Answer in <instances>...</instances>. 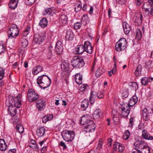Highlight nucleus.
I'll use <instances>...</instances> for the list:
<instances>
[{
    "label": "nucleus",
    "instance_id": "1",
    "mask_svg": "<svg viewBox=\"0 0 153 153\" xmlns=\"http://www.w3.org/2000/svg\"><path fill=\"white\" fill-rule=\"evenodd\" d=\"M37 83L41 88L44 89L50 86L51 80L48 76L43 74L38 77Z\"/></svg>",
    "mask_w": 153,
    "mask_h": 153
},
{
    "label": "nucleus",
    "instance_id": "2",
    "mask_svg": "<svg viewBox=\"0 0 153 153\" xmlns=\"http://www.w3.org/2000/svg\"><path fill=\"white\" fill-rule=\"evenodd\" d=\"M153 114V104H151L142 111V117L146 121L149 120Z\"/></svg>",
    "mask_w": 153,
    "mask_h": 153
},
{
    "label": "nucleus",
    "instance_id": "3",
    "mask_svg": "<svg viewBox=\"0 0 153 153\" xmlns=\"http://www.w3.org/2000/svg\"><path fill=\"white\" fill-rule=\"evenodd\" d=\"M74 132L72 131L65 130L62 132V136L64 140L67 142H71L75 137Z\"/></svg>",
    "mask_w": 153,
    "mask_h": 153
},
{
    "label": "nucleus",
    "instance_id": "4",
    "mask_svg": "<svg viewBox=\"0 0 153 153\" xmlns=\"http://www.w3.org/2000/svg\"><path fill=\"white\" fill-rule=\"evenodd\" d=\"M127 44L126 39L124 38H120L116 44L115 49L117 51L120 52L126 48Z\"/></svg>",
    "mask_w": 153,
    "mask_h": 153
},
{
    "label": "nucleus",
    "instance_id": "5",
    "mask_svg": "<svg viewBox=\"0 0 153 153\" xmlns=\"http://www.w3.org/2000/svg\"><path fill=\"white\" fill-rule=\"evenodd\" d=\"M71 62L74 67L77 68H82L85 64L83 59L78 56L75 57L71 61Z\"/></svg>",
    "mask_w": 153,
    "mask_h": 153
},
{
    "label": "nucleus",
    "instance_id": "6",
    "mask_svg": "<svg viewBox=\"0 0 153 153\" xmlns=\"http://www.w3.org/2000/svg\"><path fill=\"white\" fill-rule=\"evenodd\" d=\"M131 107H133V105H131L130 102L121 105L120 107L121 114L123 117H128L130 111Z\"/></svg>",
    "mask_w": 153,
    "mask_h": 153
},
{
    "label": "nucleus",
    "instance_id": "7",
    "mask_svg": "<svg viewBox=\"0 0 153 153\" xmlns=\"http://www.w3.org/2000/svg\"><path fill=\"white\" fill-rule=\"evenodd\" d=\"M39 97V94L33 89H31L28 91L27 98L29 102H35L38 99Z\"/></svg>",
    "mask_w": 153,
    "mask_h": 153
},
{
    "label": "nucleus",
    "instance_id": "8",
    "mask_svg": "<svg viewBox=\"0 0 153 153\" xmlns=\"http://www.w3.org/2000/svg\"><path fill=\"white\" fill-rule=\"evenodd\" d=\"M19 33L18 27L16 25H13L9 28L8 36L9 38H13L18 36Z\"/></svg>",
    "mask_w": 153,
    "mask_h": 153
},
{
    "label": "nucleus",
    "instance_id": "9",
    "mask_svg": "<svg viewBox=\"0 0 153 153\" xmlns=\"http://www.w3.org/2000/svg\"><path fill=\"white\" fill-rule=\"evenodd\" d=\"M45 34L41 33L40 34H35L34 35L33 41L35 43L40 44L42 42L43 40L45 38Z\"/></svg>",
    "mask_w": 153,
    "mask_h": 153
},
{
    "label": "nucleus",
    "instance_id": "10",
    "mask_svg": "<svg viewBox=\"0 0 153 153\" xmlns=\"http://www.w3.org/2000/svg\"><path fill=\"white\" fill-rule=\"evenodd\" d=\"M90 122V124H91V126L86 125L82 129V131L83 133L85 134L88 132H91L94 131L96 128L95 124L93 121H91Z\"/></svg>",
    "mask_w": 153,
    "mask_h": 153
},
{
    "label": "nucleus",
    "instance_id": "11",
    "mask_svg": "<svg viewBox=\"0 0 153 153\" xmlns=\"http://www.w3.org/2000/svg\"><path fill=\"white\" fill-rule=\"evenodd\" d=\"M63 50V45L62 42L59 41H58L55 45V52L57 54H60L62 53Z\"/></svg>",
    "mask_w": 153,
    "mask_h": 153
},
{
    "label": "nucleus",
    "instance_id": "12",
    "mask_svg": "<svg viewBox=\"0 0 153 153\" xmlns=\"http://www.w3.org/2000/svg\"><path fill=\"white\" fill-rule=\"evenodd\" d=\"M134 146L135 147V149L137 150V149H139L142 150L146 146H148L146 145V143L142 140H141L139 142H137L134 143Z\"/></svg>",
    "mask_w": 153,
    "mask_h": 153
},
{
    "label": "nucleus",
    "instance_id": "13",
    "mask_svg": "<svg viewBox=\"0 0 153 153\" xmlns=\"http://www.w3.org/2000/svg\"><path fill=\"white\" fill-rule=\"evenodd\" d=\"M84 45L85 51L88 53H91L93 52V48L91 43L88 41H86Z\"/></svg>",
    "mask_w": 153,
    "mask_h": 153
},
{
    "label": "nucleus",
    "instance_id": "14",
    "mask_svg": "<svg viewBox=\"0 0 153 153\" xmlns=\"http://www.w3.org/2000/svg\"><path fill=\"white\" fill-rule=\"evenodd\" d=\"M149 7L147 8L144 7L143 9L147 13L148 15H153V8L152 6L153 5V0H149Z\"/></svg>",
    "mask_w": 153,
    "mask_h": 153
},
{
    "label": "nucleus",
    "instance_id": "15",
    "mask_svg": "<svg viewBox=\"0 0 153 153\" xmlns=\"http://www.w3.org/2000/svg\"><path fill=\"white\" fill-rule=\"evenodd\" d=\"M102 112L99 108L96 109L94 112L92 116L93 118L94 119H99L102 117Z\"/></svg>",
    "mask_w": 153,
    "mask_h": 153
},
{
    "label": "nucleus",
    "instance_id": "16",
    "mask_svg": "<svg viewBox=\"0 0 153 153\" xmlns=\"http://www.w3.org/2000/svg\"><path fill=\"white\" fill-rule=\"evenodd\" d=\"M142 136L143 139L146 140H152L153 139V136H151L146 130H143Z\"/></svg>",
    "mask_w": 153,
    "mask_h": 153
},
{
    "label": "nucleus",
    "instance_id": "17",
    "mask_svg": "<svg viewBox=\"0 0 153 153\" xmlns=\"http://www.w3.org/2000/svg\"><path fill=\"white\" fill-rule=\"evenodd\" d=\"M19 0H10L8 4L9 7L11 10H14L17 7Z\"/></svg>",
    "mask_w": 153,
    "mask_h": 153
},
{
    "label": "nucleus",
    "instance_id": "18",
    "mask_svg": "<svg viewBox=\"0 0 153 153\" xmlns=\"http://www.w3.org/2000/svg\"><path fill=\"white\" fill-rule=\"evenodd\" d=\"M15 100V97H13L12 96H10L6 101V105L8 107L13 106Z\"/></svg>",
    "mask_w": 153,
    "mask_h": 153
},
{
    "label": "nucleus",
    "instance_id": "19",
    "mask_svg": "<svg viewBox=\"0 0 153 153\" xmlns=\"http://www.w3.org/2000/svg\"><path fill=\"white\" fill-rule=\"evenodd\" d=\"M90 120V116L89 115H84L81 117L79 122L82 125H85Z\"/></svg>",
    "mask_w": 153,
    "mask_h": 153
},
{
    "label": "nucleus",
    "instance_id": "20",
    "mask_svg": "<svg viewBox=\"0 0 153 153\" xmlns=\"http://www.w3.org/2000/svg\"><path fill=\"white\" fill-rule=\"evenodd\" d=\"M89 105V101L86 99H84L81 102V109L82 111H85Z\"/></svg>",
    "mask_w": 153,
    "mask_h": 153
},
{
    "label": "nucleus",
    "instance_id": "21",
    "mask_svg": "<svg viewBox=\"0 0 153 153\" xmlns=\"http://www.w3.org/2000/svg\"><path fill=\"white\" fill-rule=\"evenodd\" d=\"M36 135L38 137L43 136L45 132V129L44 127L39 128L36 131Z\"/></svg>",
    "mask_w": 153,
    "mask_h": 153
},
{
    "label": "nucleus",
    "instance_id": "22",
    "mask_svg": "<svg viewBox=\"0 0 153 153\" xmlns=\"http://www.w3.org/2000/svg\"><path fill=\"white\" fill-rule=\"evenodd\" d=\"M84 45H80L77 46L75 49L76 53L79 54H82L84 51Z\"/></svg>",
    "mask_w": 153,
    "mask_h": 153
},
{
    "label": "nucleus",
    "instance_id": "23",
    "mask_svg": "<svg viewBox=\"0 0 153 153\" xmlns=\"http://www.w3.org/2000/svg\"><path fill=\"white\" fill-rule=\"evenodd\" d=\"M123 26L124 33L126 34H128L131 30L129 25L126 22H124L123 23Z\"/></svg>",
    "mask_w": 153,
    "mask_h": 153
},
{
    "label": "nucleus",
    "instance_id": "24",
    "mask_svg": "<svg viewBox=\"0 0 153 153\" xmlns=\"http://www.w3.org/2000/svg\"><path fill=\"white\" fill-rule=\"evenodd\" d=\"M20 95L18 94L16 97H15V100L13 104V106L17 108H19L21 105V102L18 97H20Z\"/></svg>",
    "mask_w": 153,
    "mask_h": 153
},
{
    "label": "nucleus",
    "instance_id": "25",
    "mask_svg": "<svg viewBox=\"0 0 153 153\" xmlns=\"http://www.w3.org/2000/svg\"><path fill=\"white\" fill-rule=\"evenodd\" d=\"M74 79L76 82L78 84H81L82 82V76L79 73L77 74L75 76Z\"/></svg>",
    "mask_w": 153,
    "mask_h": 153
},
{
    "label": "nucleus",
    "instance_id": "26",
    "mask_svg": "<svg viewBox=\"0 0 153 153\" xmlns=\"http://www.w3.org/2000/svg\"><path fill=\"white\" fill-rule=\"evenodd\" d=\"M7 148V144L3 139H0V150L1 151H5Z\"/></svg>",
    "mask_w": 153,
    "mask_h": 153
},
{
    "label": "nucleus",
    "instance_id": "27",
    "mask_svg": "<svg viewBox=\"0 0 153 153\" xmlns=\"http://www.w3.org/2000/svg\"><path fill=\"white\" fill-rule=\"evenodd\" d=\"M142 66L140 65H137L134 72V75L137 77L140 76L142 74Z\"/></svg>",
    "mask_w": 153,
    "mask_h": 153
},
{
    "label": "nucleus",
    "instance_id": "28",
    "mask_svg": "<svg viewBox=\"0 0 153 153\" xmlns=\"http://www.w3.org/2000/svg\"><path fill=\"white\" fill-rule=\"evenodd\" d=\"M8 111L11 116H14L16 114L17 109L14 106H11L8 107Z\"/></svg>",
    "mask_w": 153,
    "mask_h": 153
},
{
    "label": "nucleus",
    "instance_id": "29",
    "mask_svg": "<svg viewBox=\"0 0 153 153\" xmlns=\"http://www.w3.org/2000/svg\"><path fill=\"white\" fill-rule=\"evenodd\" d=\"M73 33L70 30H68L67 31L65 37L66 39L69 40H71L74 38Z\"/></svg>",
    "mask_w": 153,
    "mask_h": 153
},
{
    "label": "nucleus",
    "instance_id": "30",
    "mask_svg": "<svg viewBox=\"0 0 153 153\" xmlns=\"http://www.w3.org/2000/svg\"><path fill=\"white\" fill-rule=\"evenodd\" d=\"M45 14L48 15L50 16H52L54 14L55 12L52 8H48L45 11Z\"/></svg>",
    "mask_w": 153,
    "mask_h": 153
},
{
    "label": "nucleus",
    "instance_id": "31",
    "mask_svg": "<svg viewBox=\"0 0 153 153\" xmlns=\"http://www.w3.org/2000/svg\"><path fill=\"white\" fill-rule=\"evenodd\" d=\"M137 151L139 153H150V149L149 146H146L145 148H144L142 150L137 149Z\"/></svg>",
    "mask_w": 153,
    "mask_h": 153
},
{
    "label": "nucleus",
    "instance_id": "32",
    "mask_svg": "<svg viewBox=\"0 0 153 153\" xmlns=\"http://www.w3.org/2000/svg\"><path fill=\"white\" fill-rule=\"evenodd\" d=\"M105 72L104 70L102 67L99 68L95 73L96 76L99 77Z\"/></svg>",
    "mask_w": 153,
    "mask_h": 153
},
{
    "label": "nucleus",
    "instance_id": "33",
    "mask_svg": "<svg viewBox=\"0 0 153 153\" xmlns=\"http://www.w3.org/2000/svg\"><path fill=\"white\" fill-rule=\"evenodd\" d=\"M48 22L47 19L45 18H43L40 21L39 25L42 27L45 28L47 25Z\"/></svg>",
    "mask_w": 153,
    "mask_h": 153
},
{
    "label": "nucleus",
    "instance_id": "34",
    "mask_svg": "<svg viewBox=\"0 0 153 153\" xmlns=\"http://www.w3.org/2000/svg\"><path fill=\"white\" fill-rule=\"evenodd\" d=\"M53 117V115L52 114L47 115L43 118L42 122L43 123H46L48 121L52 120Z\"/></svg>",
    "mask_w": 153,
    "mask_h": 153
},
{
    "label": "nucleus",
    "instance_id": "35",
    "mask_svg": "<svg viewBox=\"0 0 153 153\" xmlns=\"http://www.w3.org/2000/svg\"><path fill=\"white\" fill-rule=\"evenodd\" d=\"M53 50V47L51 45H49V46L48 52L47 54V57L49 59H51L53 56V54L52 53V52Z\"/></svg>",
    "mask_w": 153,
    "mask_h": 153
},
{
    "label": "nucleus",
    "instance_id": "36",
    "mask_svg": "<svg viewBox=\"0 0 153 153\" xmlns=\"http://www.w3.org/2000/svg\"><path fill=\"white\" fill-rule=\"evenodd\" d=\"M16 129L17 131L19 133H23L24 131V128L21 124L19 123L16 126Z\"/></svg>",
    "mask_w": 153,
    "mask_h": 153
},
{
    "label": "nucleus",
    "instance_id": "37",
    "mask_svg": "<svg viewBox=\"0 0 153 153\" xmlns=\"http://www.w3.org/2000/svg\"><path fill=\"white\" fill-rule=\"evenodd\" d=\"M67 18L65 15H62L59 18V21L61 23L65 24L67 21Z\"/></svg>",
    "mask_w": 153,
    "mask_h": 153
},
{
    "label": "nucleus",
    "instance_id": "38",
    "mask_svg": "<svg viewBox=\"0 0 153 153\" xmlns=\"http://www.w3.org/2000/svg\"><path fill=\"white\" fill-rule=\"evenodd\" d=\"M130 133L128 130H126L123 134V138L125 140H128L129 137Z\"/></svg>",
    "mask_w": 153,
    "mask_h": 153
},
{
    "label": "nucleus",
    "instance_id": "39",
    "mask_svg": "<svg viewBox=\"0 0 153 153\" xmlns=\"http://www.w3.org/2000/svg\"><path fill=\"white\" fill-rule=\"evenodd\" d=\"M22 48H25L28 45V42L27 40L25 39H23L22 41Z\"/></svg>",
    "mask_w": 153,
    "mask_h": 153
},
{
    "label": "nucleus",
    "instance_id": "40",
    "mask_svg": "<svg viewBox=\"0 0 153 153\" xmlns=\"http://www.w3.org/2000/svg\"><path fill=\"white\" fill-rule=\"evenodd\" d=\"M82 6L81 4L79 3L78 4H76L75 5V10L76 13L79 11L81 9Z\"/></svg>",
    "mask_w": 153,
    "mask_h": 153
},
{
    "label": "nucleus",
    "instance_id": "41",
    "mask_svg": "<svg viewBox=\"0 0 153 153\" xmlns=\"http://www.w3.org/2000/svg\"><path fill=\"white\" fill-rule=\"evenodd\" d=\"M142 37V33L141 31L140 30H138L136 32V39L138 40H139Z\"/></svg>",
    "mask_w": 153,
    "mask_h": 153
},
{
    "label": "nucleus",
    "instance_id": "42",
    "mask_svg": "<svg viewBox=\"0 0 153 153\" xmlns=\"http://www.w3.org/2000/svg\"><path fill=\"white\" fill-rule=\"evenodd\" d=\"M30 146L32 148L34 151L38 152L39 150V147L36 143L34 145L30 144Z\"/></svg>",
    "mask_w": 153,
    "mask_h": 153
},
{
    "label": "nucleus",
    "instance_id": "43",
    "mask_svg": "<svg viewBox=\"0 0 153 153\" xmlns=\"http://www.w3.org/2000/svg\"><path fill=\"white\" fill-rule=\"evenodd\" d=\"M148 82V79L147 77H143L141 79V82L142 84L144 85H147Z\"/></svg>",
    "mask_w": 153,
    "mask_h": 153
},
{
    "label": "nucleus",
    "instance_id": "44",
    "mask_svg": "<svg viewBox=\"0 0 153 153\" xmlns=\"http://www.w3.org/2000/svg\"><path fill=\"white\" fill-rule=\"evenodd\" d=\"M45 103H41L40 104H38L36 105L37 108H38L39 110H43L45 107Z\"/></svg>",
    "mask_w": 153,
    "mask_h": 153
},
{
    "label": "nucleus",
    "instance_id": "45",
    "mask_svg": "<svg viewBox=\"0 0 153 153\" xmlns=\"http://www.w3.org/2000/svg\"><path fill=\"white\" fill-rule=\"evenodd\" d=\"M137 100L138 99L137 97L136 96L134 95L132 97L131 99L130 100L129 102L131 103V101H133L134 103L133 105H132L133 106L137 102Z\"/></svg>",
    "mask_w": 153,
    "mask_h": 153
},
{
    "label": "nucleus",
    "instance_id": "46",
    "mask_svg": "<svg viewBox=\"0 0 153 153\" xmlns=\"http://www.w3.org/2000/svg\"><path fill=\"white\" fill-rule=\"evenodd\" d=\"M62 67L65 70L68 71L69 70V64L68 63L64 62L62 63Z\"/></svg>",
    "mask_w": 153,
    "mask_h": 153
},
{
    "label": "nucleus",
    "instance_id": "47",
    "mask_svg": "<svg viewBox=\"0 0 153 153\" xmlns=\"http://www.w3.org/2000/svg\"><path fill=\"white\" fill-rule=\"evenodd\" d=\"M5 51V48L3 44H0V54L4 53Z\"/></svg>",
    "mask_w": 153,
    "mask_h": 153
},
{
    "label": "nucleus",
    "instance_id": "48",
    "mask_svg": "<svg viewBox=\"0 0 153 153\" xmlns=\"http://www.w3.org/2000/svg\"><path fill=\"white\" fill-rule=\"evenodd\" d=\"M134 118L133 117H131L129 119V123L130 124L128 126V127H130L131 128H132V126L134 125Z\"/></svg>",
    "mask_w": 153,
    "mask_h": 153
},
{
    "label": "nucleus",
    "instance_id": "49",
    "mask_svg": "<svg viewBox=\"0 0 153 153\" xmlns=\"http://www.w3.org/2000/svg\"><path fill=\"white\" fill-rule=\"evenodd\" d=\"M81 27V24L80 22H77L74 25V28L76 30L79 29Z\"/></svg>",
    "mask_w": 153,
    "mask_h": 153
},
{
    "label": "nucleus",
    "instance_id": "50",
    "mask_svg": "<svg viewBox=\"0 0 153 153\" xmlns=\"http://www.w3.org/2000/svg\"><path fill=\"white\" fill-rule=\"evenodd\" d=\"M88 16L86 14H84L81 19L82 21H85L86 24V22L88 21Z\"/></svg>",
    "mask_w": 153,
    "mask_h": 153
},
{
    "label": "nucleus",
    "instance_id": "51",
    "mask_svg": "<svg viewBox=\"0 0 153 153\" xmlns=\"http://www.w3.org/2000/svg\"><path fill=\"white\" fill-rule=\"evenodd\" d=\"M120 143L115 142L113 145V148L116 151V150H117L120 146Z\"/></svg>",
    "mask_w": 153,
    "mask_h": 153
},
{
    "label": "nucleus",
    "instance_id": "52",
    "mask_svg": "<svg viewBox=\"0 0 153 153\" xmlns=\"http://www.w3.org/2000/svg\"><path fill=\"white\" fill-rule=\"evenodd\" d=\"M124 150V146L122 145V144H121L120 143V146L119 147V148L117 149L116 150L117 151H118L120 152H123V151Z\"/></svg>",
    "mask_w": 153,
    "mask_h": 153
},
{
    "label": "nucleus",
    "instance_id": "53",
    "mask_svg": "<svg viewBox=\"0 0 153 153\" xmlns=\"http://www.w3.org/2000/svg\"><path fill=\"white\" fill-rule=\"evenodd\" d=\"M152 61L150 60H149L147 62H146L145 63V67L148 68H149V67H151L152 64Z\"/></svg>",
    "mask_w": 153,
    "mask_h": 153
},
{
    "label": "nucleus",
    "instance_id": "54",
    "mask_svg": "<svg viewBox=\"0 0 153 153\" xmlns=\"http://www.w3.org/2000/svg\"><path fill=\"white\" fill-rule=\"evenodd\" d=\"M96 93L94 91H91L90 97L95 99L96 97Z\"/></svg>",
    "mask_w": 153,
    "mask_h": 153
},
{
    "label": "nucleus",
    "instance_id": "55",
    "mask_svg": "<svg viewBox=\"0 0 153 153\" xmlns=\"http://www.w3.org/2000/svg\"><path fill=\"white\" fill-rule=\"evenodd\" d=\"M116 63H114V65L113 68L112 69V72L113 74H114L116 72Z\"/></svg>",
    "mask_w": 153,
    "mask_h": 153
},
{
    "label": "nucleus",
    "instance_id": "56",
    "mask_svg": "<svg viewBox=\"0 0 153 153\" xmlns=\"http://www.w3.org/2000/svg\"><path fill=\"white\" fill-rule=\"evenodd\" d=\"M139 17H138V21L137 22L138 24L141 23L142 21L143 16L141 14H140L139 15Z\"/></svg>",
    "mask_w": 153,
    "mask_h": 153
},
{
    "label": "nucleus",
    "instance_id": "57",
    "mask_svg": "<svg viewBox=\"0 0 153 153\" xmlns=\"http://www.w3.org/2000/svg\"><path fill=\"white\" fill-rule=\"evenodd\" d=\"M96 94L97 97L99 98H102L104 97L103 94L101 92L98 93Z\"/></svg>",
    "mask_w": 153,
    "mask_h": 153
},
{
    "label": "nucleus",
    "instance_id": "58",
    "mask_svg": "<svg viewBox=\"0 0 153 153\" xmlns=\"http://www.w3.org/2000/svg\"><path fill=\"white\" fill-rule=\"evenodd\" d=\"M107 140L108 142V145L109 147H111V143L112 142V140L111 138H108Z\"/></svg>",
    "mask_w": 153,
    "mask_h": 153
},
{
    "label": "nucleus",
    "instance_id": "59",
    "mask_svg": "<svg viewBox=\"0 0 153 153\" xmlns=\"http://www.w3.org/2000/svg\"><path fill=\"white\" fill-rule=\"evenodd\" d=\"M117 1L121 5L124 4L126 3V0H117Z\"/></svg>",
    "mask_w": 153,
    "mask_h": 153
},
{
    "label": "nucleus",
    "instance_id": "60",
    "mask_svg": "<svg viewBox=\"0 0 153 153\" xmlns=\"http://www.w3.org/2000/svg\"><path fill=\"white\" fill-rule=\"evenodd\" d=\"M45 103V102L44 100H42L41 99L39 100L36 102V105H38V104L39 105V104L41 103Z\"/></svg>",
    "mask_w": 153,
    "mask_h": 153
},
{
    "label": "nucleus",
    "instance_id": "61",
    "mask_svg": "<svg viewBox=\"0 0 153 153\" xmlns=\"http://www.w3.org/2000/svg\"><path fill=\"white\" fill-rule=\"evenodd\" d=\"M89 101L90 104L91 105L93 104L94 102L95 99L94 98H92V97H90Z\"/></svg>",
    "mask_w": 153,
    "mask_h": 153
},
{
    "label": "nucleus",
    "instance_id": "62",
    "mask_svg": "<svg viewBox=\"0 0 153 153\" xmlns=\"http://www.w3.org/2000/svg\"><path fill=\"white\" fill-rule=\"evenodd\" d=\"M60 145L61 146H62L63 148L65 149H67V146H66L65 143L63 142V141H61L60 142Z\"/></svg>",
    "mask_w": 153,
    "mask_h": 153
},
{
    "label": "nucleus",
    "instance_id": "63",
    "mask_svg": "<svg viewBox=\"0 0 153 153\" xmlns=\"http://www.w3.org/2000/svg\"><path fill=\"white\" fill-rule=\"evenodd\" d=\"M33 69V70L32 71V73L33 74L36 75L39 73L38 71V70H37V69L36 68V67H35V68H34Z\"/></svg>",
    "mask_w": 153,
    "mask_h": 153
},
{
    "label": "nucleus",
    "instance_id": "64",
    "mask_svg": "<svg viewBox=\"0 0 153 153\" xmlns=\"http://www.w3.org/2000/svg\"><path fill=\"white\" fill-rule=\"evenodd\" d=\"M16 149H10L9 150V153H16Z\"/></svg>",
    "mask_w": 153,
    "mask_h": 153
}]
</instances>
